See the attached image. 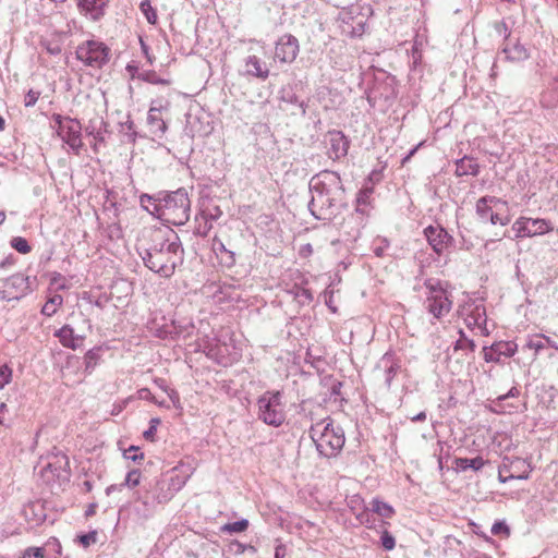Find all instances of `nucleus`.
<instances>
[{"mask_svg": "<svg viewBox=\"0 0 558 558\" xmlns=\"http://www.w3.org/2000/svg\"><path fill=\"white\" fill-rule=\"evenodd\" d=\"M144 234L150 241L140 252L144 265L162 278L172 277L175 268L184 260V248L178 233L170 228H149Z\"/></svg>", "mask_w": 558, "mask_h": 558, "instance_id": "f257e3e1", "label": "nucleus"}, {"mask_svg": "<svg viewBox=\"0 0 558 558\" xmlns=\"http://www.w3.org/2000/svg\"><path fill=\"white\" fill-rule=\"evenodd\" d=\"M312 198L310 211L318 220H331L343 204L344 189L340 175L335 171H322L310 181Z\"/></svg>", "mask_w": 558, "mask_h": 558, "instance_id": "f03ea898", "label": "nucleus"}, {"mask_svg": "<svg viewBox=\"0 0 558 558\" xmlns=\"http://www.w3.org/2000/svg\"><path fill=\"white\" fill-rule=\"evenodd\" d=\"M310 437L316 446L318 453L325 458L336 457L344 446V432L340 426H333L330 418L313 424Z\"/></svg>", "mask_w": 558, "mask_h": 558, "instance_id": "7ed1b4c3", "label": "nucleus"}, {"mask_svg": "<svg viewBox=\"0 0 558 558\" xmlns=\"http://www.w3.org/2000/svg\"><path fill=\"white\" fill-rule=\"evenodd\" d=\"M155 210L173 226L185 225L191 214V202L186 190L181 187L166 194L162 198V205H156Z\"/></svg>", "mask_w": 558, "mask_h": 558, "instance_id": "20e7f679", "label": "nucleus"}, {"mask_svg": "<svg viewBox=\"0 0 558 558\" xmlns=\"http://www.w3.org/2000/svg\"><path fill=\"white\" fill-rule=\"evenodd\" d=\"M258 418L265 424L279 427L286 420L280 391H266L257 400Z\"/></svg>", "mask_w": 558, "mask_h": 558, "instance_id": "39448f33", "label": "nucleus"}, {"mask_svg": "<svg viewBox=\"0 0 558 558\" xmlns=\"http://www.w3.org/2000/svg\"><path fill=\"white\" fill-rule=\"evenodd\" d=\"M35 281V277L31 278L22 272L0 279V300L8 302L21 300L33 291Z\"/></svg>", "mask_w": 558, "mask_h": 558, "instance_id": "423d86ee", "label": "nucleus"}, {"mask_svg": "<svg viewBox=\"0 0 558 558\" xmlns=\"http://www.w3.org/2000/svg\"><path fill=\"white\" fill-rule=\"evenodd\" d=\"M75 54L86 66L101 69L109 61L110 49L101 41L86 40L78 45Z\"/></svg>", "mask_w": 558, "mask_h": 558, "instance_id": "0eeeda50", "label": "nucleus"}, {"mask_svg": "<svg viewBox=\"0 0 558 558\" xmlns=\"http://www.w3.org/2000/svg\"><path fill=\"white\" fill-rule=\"evenodd\" d=\"M169 490V487H167L161 477L150 481L145 486V492L140 497V500L145 507L146 517H149L158 505L167 504L173 498Z\"/></svg>", "mask_w": 558, "mask_h": 558, "instance_id": "6e6552de", "label": "nucleus"}, {"mask_svg": "<svg viewBox=\"0 0 558 558\" xmlns=\"http://www.w3.org/2000/svg\"><path fill=\"white\" fill-rule=\"evenodd\" d=\"M512 230L517 239L533 238L550 232L553 227L546 219L520 217L513 222Z\"/></svg>", "mask_w": 558, "mask_h": 558, "instance_id": "1a4fd4ad", "label": "nucleus"}, {"mask_svg": "<svg viewBox=\"0 0 558 558\" xmlns=\"http://www.w3.org/2000/svg\"><path fill=\"white\" fill-rule=\"evenodd\" d=\"M57 134L75 155H81L84 144L82 141V125L77 119H69Z\"/></svg>", "mask_w": 558, "mask_h": 558, "instance_id": "9d476101", "label": "nucleus"}, {"mask_svg": "<svg viewBox=\"0 0 558 558\" xmlns=\"http://www.w3.org/2000/svg\"><path fill=\"white\" fill-rule=\"evenodd\" d=\"M424 235L437 255H441L448 247L452 246L454 239L441 226H428L424 229Z\"/></svg>", "mask_w": 558, "mask_h": 558, "instance_id": "9b49d317", "label": "nucleus"}, {"mask_svg": "<svg viewBox=\"0 0 558 558\" xmlns=\"http://www.w3.org/2000/svg\"><path fill=\"white\" fill-rule=\"evenodd\" d=\"M425 307L434 318H440L450 312L451 301L442 289L432 288L430 294L426 299Z\"/></svg>", "mask_w": 558, "mask_h": 558, "instance_id": "f8f14e48", "label": "nucleus"}, {"mask_svg": "<svg viewBox=\"0 0 558 558\" xmlns=\"http://www.w3.org/2000/svg\"><path fill=\"white\" fill-rule=\"evenodd\" d=\"M518 350L513 341H497L483 348V357L487 363H500L501 357H511Z\"/></svg>", "mask_w": 558, "mask_h": 558, "instance_id": "ddd939ff", "label": "nucleus"}, {"mask_svg": "<svg viewBox=\"0 0 558 558\" xmlns=\"http://www.w3.org/2000/svg\"><path fill=\"white\" fill-rule=\"evenodd\" d=\"M299 53V40L292 35H283L276 43L275 60L291 63Z\"/></svg>", "mask_w": 558, "mask_h": 558, "instance_id": "4468645a", "label": "nucleus"}, {"mask_svg": "<svg viewBox=\"0 0 558 558\" xmlns=\"http://www.w3.org/2000/svg\"><path fill=\"white\" fill-rule=\"evenodd\" d=\"M329 142L328 156L332 160H338L347 156L350 142L340 131H330L327 134Z\"/></svg>", "mask_w": 558, "mask_h": 558, "instance_id": "2eb2a0df", "label": "nucleus"}, {"mask_svg": "<svg viewBox=\"0 0 558 558\" xmlns=\"http://www.w3.org/2000/svg\"><path fill=\"white\" fill-rule=\"evenodd\" d=\"M499 53L505 54V60L511 63H520L530 58V52L527 48L520 43V39H515L513 43L512 40L505 43Z\"/></svg>", "mask_w": 558, "mask_h": 558, "instance_id": "dca6fc26", "label": "nucleus"}, {"mask_svg": "<svg viewBox=\"0 0 558 558\" xmlns=\"http://www.w3.org/2000/svg\"><path fill=\"white\" fill-rule=\"evenodd\" d=\"M474 352L475 351H471L469 353L464 350L454 352V345H452V348L447 351V362L450 372L452 374H460L466 364L470 365L474 361Z\"/></svg>", "mask_w": 558, "mask_h": 558, "instance_id": "f3484780", "label": "nucleus"}, {"mask_svg": "<svg viewBox=\"0 0 558 558\" xmlns=\"http://www.w3.org/2000/svg\"><path fill=\"white\" fill-rule=\"evenodd\" d=\"M401 368L400 362L395 359L392 353H385L376 365V369L384 372V381L387 388H390L395 376Z\"/></svg>", "mask_w": 558, "mask_h": 558, "instance_id": "a211bd4d", "label": "nucleus"}, {"mask_svg": "<svg viewBox=\"0 0 558 558\" xmlns=\"http://www.w3.org/2000/svg\"><path fill=\"white\" fill-rule=\"evenodd\" d=\"M163 108L161 102L158 106H151L147 116L149 130L151 134L158 138H161L167 131V124L160 116V111Z\"/></svg>", "mask_w": 558, "mask_h": 558, "instance_id": "6ab92c4d", "label": "nucleus"}, {"mask_svg": "<svg viewBox=\"0 0 558 558\" xmlns=\"http://www.w3.org/2000/svg\"><path fill=\"white\" fill-rule=\"evenodd\" d=\"M107 128L108 123L102 118L90 119L88 124L85 126L86 134L93 136L95 140L93 145V149L95 151H97L99 144L105 143L104 134L108 132Z\"/></svg>", "mask_w": 558, "mask_h": 558, "instance_id": "aec40b11", "label": "nucleus"}, {"mask_svg": "<svg viewBox=\"0 0 558 558\" xmlns=\"http://www.w3.org/2000/svg\"><path fill=\"white\" fill-rule=\"evenodd\" d=\"M498 204L505 205L506 203L501 202L499 198L495 196H483L476 202V215L482 222H487L493 217V206Z\"/></svg>", "mask_w": 558, "mask_h": 558, "instance_id": "412c9836", "label": "nucleus"}, {"mask_svg": "<svg viewBox=\"0 0 558 558\" xmlns=\"http://www.w3.org/2000/svg\"><path fill=\"white\" fill-rule=\"evenodd\" d=\"M108 0H76L78 9L88 13L93 20H98L105 14Z\"/></svg>", "mask_w": 558, "mask_h": 558, "instance_id": "4be33fe9", "label": "nucleus"}, {"mask_svg": "<svg viewBox=\"0 0 558 558\" xmlns=\"http://www.w3.org/2000/svg\"><path fill=\"white\" fill-rule=\"evenodd\" d=\"M54 336L59 338L63 347L75 350L82 343L84 338L74 333L73 328L70 325H64L54 332Z\"/></svg>", "mask_w": 558, "mask_h": 558, "instance_id": "5701e85b", "label": "nucleus"}, {"mask_svg": "<svg viewBox=\"0 0 558 558\" xmlns=\"http://www.w3.org/2000/svg\"><path fill=\"white\" fill-rule=\"evenodd\" d=\"M246 72L255 77L266 80L269 76V68L256 56H248L245 61Z\"/></svg>", "mask_w": 558, "mask_h": 558, "instance_id": "b1692460", "label": "nucleus"}, {"mask_svg": "<svg viewBox=\"0 0 558 558\" xmlns=\"http://www.w3.org/2000/svg\"><path fill=\"white\" fill-rule=\"evenodd\" d=\"M480 172V166L474 158L464 156L456 162V174L458 177L463 175H477Z\"/></svg>", "mask_w": 558, "mask_h": 558, "instance_id": "393cba45", "label": "nucleus"}, {"mask_svg": "<svg viewBox=\"0 0 558 558\" xmlns=\"http://www.w3.org/2000/svg\"><path fill=\"white\" fill-rule=\"evenodd\" d=\"M175 471L177 469H172L168 477H161L167 487H169L172 497L185 486L189 478V475H179Z\"/></svg>", "mask_w": 558, "mask_h": 558, "instance_id": "a878e982", "label": "nucleus"}, {"mask_svg": "<svg viewBox=\"0 0 558 558\" xmlns=\"http://www.w3.org/2000/svg\"><path fill=\"white\" fill-rule=\"evenodd\" d=\"M66 466H69V461L65 456L56 457L54 462H49L45 468L44 471H49L58 478L63 476V473L68 475Z\"/></svg>", "mask_w": 558, "mask_h": 558, "instance_id": "bb28decb", "label": "nucleus"}, {"mask_svg": "<svg viewBox=\"0 0 558 558\" xmlns=\"http://www.w3.org/2000/svg\"><path fill=\"white\" fill-rule=\"evenodd\" d=\"M527 347L530 349L535 350V353L538 354L542 350L550 347L558 351V344L553 341L549 337L546 336H536L527 342Z\"/></svg>", "mask_w": 558, "mask_h": 558, "instance_id": "cd10ccee", "label": "nucleus"}, {"mask_svg": "<svg viewBox=\"0 0 558 558\" xmlns=\"http://www.w3.org/2000/svg\"><path fill=\"white\" fill-rule=\"evenodd\" d=\"M485 461L482 457H475L472 459L469 458H457L456 465L461 471H466L472 469L473 471H478L485 465Z\"/></svg>", "mask_w": 558, "mask_h": 558, "instance_id": "c85d7f7f", "label": "nucleus"}, {"mask_svg": "<svg viewBox=\"0 0 558 558\" xmlns=\"http://www.w3.org/2000/svg\"><path fill=\"white\" fill-rule=\"evenodd\" d=\"M279 99L283 102L295 105L302 109V113H305L304 104L302 100L299 99V97L295 95L293 87L288 85L283 86L279 90Z\"/></svg>", "mask_w": 558, "mask_h": 558, "instance_id": "c756f323", "label": "nucleus"}, {"mask_svg": "<svg viewBox=\"0 0 558 558\" xmlns=\"http://www.w3.org/2000/svg\"><path fill=\"white\" fill-rule=\"evenodd\" d=\"M49 546L58 547V549H60L59 542L53 538L52 541H49L44 547H27L23 551L21 558H45L47 547Z\"/></svg>", "mask_w": 558, "mask_h": 558, "instance_id": "7c9ffc66", "label": "nucleus"}, {"mask_svg": "<svg viewBox=\"0 0 558 558\" xmlns=\"http://www.w3.org/2000/svg\"><path fill=\"white\" fill-rule=\"evenodd\" d=\"M141 482V473L138 470H131L125 477L124 483L117 485H110L106 489V494L110 495L113 490L121 489L123 486L135 487Z\"/></svg>", "mask_w": 558, "mask_h": 558, "instance_id": "2f4dec72", "label": "nucleus"}, {"mask_svg": "<svg viewBox=\"0 0 558 558\" xmlns=\"http://www.w3.org/2000/svg\"><path fill=\"white\" fill-rule=\"evenodd\" d=\"M371 511L378 514L381 518H391L395 513V510L390 505H388L377 498H374L372 500Z\"/></svg>", "mask_w": 558, "mask_h": 558, "instance_id": "473e14b6", "label": "nucleus"}, {"mask_svg": "<svg viewBox=\"0 0 558 558\" xmlns=\"http://www.w3.org/2000/svg\"><path fill=\"white\" fill-rule=\"evenodd\" d=\"M63 298L60 294H53L48 299L41 308V314L51 317L58 308L62 305Z\"/></svg>", "mask_w": 558, "mask_h": 558, "instance_id": "72a5a7b5", "label": "nucleus"}, {"mask_svg": "<svg viewBox=\"0 0 558 558\" xmlns=\"http://www.w3.org/2000/svg\"><path fill=\"white\" fill-rule=\"evenodd\" d=\"M453 345L454 352H458L459 350H464L470 353L471 351H475L476 349L474 340L468 338L462 329L459 330V339L453 343Z\"/></svg>", "mask_w": 558, "mask_h": 558, "instance_id": "f704fd0d", "label": "nucleus"}, {"mask_svg": "<svg viewBox=\"0 0 558 558\" xmlns=\"http://www.w3.org/2000/svg\"><path fill=\"white\" fill-rule=\"evenodd\" d=\"M99 351L100 349L96 348V349H92L89 350L85 356H84V364H85V372L87 374H92V372L94 371L95 366L97 365L98 361H99Z\"/></svg>", "mask_w": 558, "mask_h": 558, "instance_id": "c9c22d12", "label": "nucleus"}, {"mask_svg": "<svg viewBox=\"0 0 558 558\" xmlns=\"http://www.w3.org/2000/svg\"><path fill=\"white\" fill-rule=\"evenodd\" d=\"M248 527V521L246 519H242L235 522L227 523L221 527L222 532L228 533H240L245 531Z\"/></svg>", "mask_w": 558, "mask_h": 558, "instance_id": "e433bc0d", "label": "nucleus"}, {"mask_svg": "<svg viewBox=\"0 0 558 558\" xmlns=\"http://www.w3.org/2000/svg\"><path fill=\"white\" fill-rule=\"evenodd\" d=\"M465 320H466L469 327L471 325L481 326L482 324H485L486 323L485 308L481 307V306H476L474 310V314L471 317L466 318Z\"/></svg>", "mask_w": 558, "mask_h": 558, "instance_id": "4c0bfd02", "label": "nucleus"}, {"mask_svg": "<svg viewBox=\"0 0 558 558\" xmlns=\"http://www.w3.org/2000/svg\"><path fill=\"white\" fill-rule=\"evenodd\" d=\"M141 205L149 213H156L155 206L162 205L161 199H156L154 196L148 194H142L140 197Z\"/></svg>", "mask_w": 558, "mask_h": 558, "instance_id": "58836bf2", "label": "nucleus"}, {"mask_svg": "<svg viewBox=\"0 0 558 558\" xmlns=\"http://www.w3.org/2000/svg\"><path fill=\"white\" fill-rule=\"evenodd\" d=\"M11 246L21 254H27L31 252L32 247L28 244L27 240L22 236H14L11 240Z\"/></svg>", "mask_w": 558, "mask_h": 558, "instance_id": "ea45409f", "label": "nucleus"}, {"mask_svg": "<svg viewBox=\"0 0 558 558\" xmlns=\"http://www.w3.org/2000/svg\"><path fill=\"white\" fill-rule=\"evenodd\" d=\"M494 29L498 36H501L505 43L511 40V29L508 27L505 21H498L494 23Z\"/></svg>", "mask_w": 558, "mask_h": 558, "instance_id": "a19ab883", "label": "nucleus"}, {"mask_svg": "<svg viewBox=\"0 0 558 558\" xmlns=\"http://www.w3.org/2000/svg\"><path fill=\"white\" fill-rule=\"evenodd\" d=\"M374 512L371 509L365 508L362 512L356 514V519L361 524H364L366 527H373L375 525V518L373 515Z\"/></svg>", "mask_w": 558, "mask_h": 558, "instance_id": "79ce46f5", "label": "nucleus"}, {"mask_svg": "<svg viewBox=\"0 0 558 558\" xmlns=\"http://www.w3.org/2000/svg\"><path fill=\"white\" fill-rule=\"evenodd\" d=\"M141 10L144 13L148 23L155 24L157 22V13L155 9L151 8L148 0H145L141 3Z\"/></svg>", "mask_w": 558, "mask_h": 558, "instance_id": "37998d69", "label": "nucleus"}, {"mask_svg": "<svg viewBox=\"0 0 558 558\" xmlns=\"http://www.w3.org/2000/svg\"><path fill=\"white\" fill-rule=\"evenodd\" d=\"M143 81L150 83V84H161V85H169L170 80L161 78L157 75L154 71H148L142 74Z\"/></svg>", "mask_w": 558, "mask_h": 558, "instance_id": "c03bdc74", "label": "nucleus"}, {"mask_svg": "<svg viewBox=\"0 0 558 558\" xmlns=\"http://www.w3.org/2000/svg\"><path fill=\"white\" fill-rule=\"evenodd\" d=\"M160 422H161V421H160V418H158V417H153V418H150L148 429H146V430L143 433V437H144L146 440H149V441H154V440H155V434H156L157 427H158V425L160 424Z\"/></svg>", "mask_w": 558, "mask_h": 558, "instance_id": "a18cd8bd", "label": "nucleus"}, {"mask_svg": "<svg viewBox=\"0 0 558 558\" xmlns=\"http://www.w3.org/2000/svg\"><path fill=\"white\" fill-rule=\"evenodd\" d=\"M220 264L225 267L231 268L235 265V254L234 252L227 250L220 256H218Z\"/></svg>", "mask_w": 558, "mask_h": 558, "instance_id": "49530a36", "label": "nucleus"}, {"mask_svg": "<svg viewBox=\"0 0 558 558\" xmlns=\"http://www.w3.org/2000/svg\"><path fill=\"white\" fill-rule=\"evenodd\" d=\"M12 378V369L7 365L0 366V389L4 388Z\"/></svg>", "mask_w": 558, "mask_h": 558, "instance_id": "de8ad7c7", "label": "nucleus"}, {"mask_svg": "<svg viewBox=\"0 0 558 558\" xmlns=\"http://www.w3.org/2000/svg\"><path fill=\"white\" fill-rule=\"evenodd\" d=\"M51 286L56 287V290H65L69 288L68 280L64 276L59 272H54L51 277Z\"/></svg>", "mask_w": 558, "mask_h": 558, "instance_id": "09e8293b", "label": "nucleus"}, {"mask_svg": "<svg viewBox=\"0 0 558 558\" xmlns=\"http://www.w3.org/2000/svg\"><path fill=\"white\" fill-rule=\"evenodd\" d=\"M380 542H381V546L386 550H392L396 546V539L388 531L383 532V534L380 536Z\"/></svg>", "mask_w": 558, "mask_h": 558, "instance_id": "8fccbe9b", "label": "nucleus"}, {"mask_svg": "<svg viewBox=\"0 0 558 558\" xmlns=\"http://www.w3.org/2000/svg\"><path fill=\"white\" fill-rule=\"evenodd\" d=\"M97 541V533L95 531L88 532L86 534L78 536V542L84 547H88L92 544L96 543Z\"/></svg>", "mask_w": 558, "mask_h": 558, "instance_id": "3c124183", "label": "nucleus"}, {"mask_svg": "<svg viewBox=\"0 0 558 558\" xmlns=\"http://www.w3.org/2000/svg\"><path fill=\"white\" fill-rule=\"evenodd\" d=\"M211 250L218 257L222 253H225L228 248L226 247L225 243L218 236H214V239L211 241Z\"/></svg>", "mask_w": 558, "mask_h": 558, "instance_id": "603ef678", "label": "nucleus"}, {"mask_svg": "<svg viewBox=\"0 0 558 558\" xmlns=\"http://www.w3.org/2000/svg\"><path fill=\"white\" fill-rule=\"evenodd\" d=\"M39 96H40L39 92L29 89L24 97V106L33 107L37 102Z\"/></svg>", "mask_w": 558, "mask_h": 558, "instance_id": "864d4df0", "label": "nucleus"}, {"mask_svg": "<svg viewBox=\"0 0 558 558\" xmlns=\"http://www.w3.org/2000/svg\"><path fill=\"white\" fill-rule=\"evenodd\" d=\"M137 450H138L137 447L131 446V447H129V449H126L124 451V457L126 459H130V460L134 461V462H136L138 460H142L144 458V453H142V452L137 453Z\"/></svg>", "mask_w": 558, "mask_h": 558, "instance_id": "5fc2aeb1", "label": "nucleus"}, {"mask_svg": "<svg viewBox=\"0 0 558 558\" xmlns=\"http://www.w3.org/2000/svg\"><path fill=\"white\" fill-rule=\"evenodd\" d=\"M490 532L494 535H500V534L509 535V533H510L508 525L505 522H499V521L495 522L493 524Z\"/></svg>", "mask_w": 558, "mask_h": 558, "instance_id": "6e6d98bb", "label": "nucleus"}, {"mask_svg": "<svg viewBox=\"0 0 558 558\" xmlns=\"http://www.w3.org/2000/svg\"><path fill=\"white\" fill-rule=\"evenodd\" d=\"M489 222L492 225L507 226L510 222V218L508 216H501L498 213H493V217L490 218Z\"/></svg>", "mask_w": 558, "mask_h": 558, "instance_id": "4d7b16f0", "label": "nucleus"}, {"mask_svg": "<svg viewBox=\"0 0 558 558\" xmlns=\"http://www.w3.org/2000/svg\"><path fill=\"white\" fill-rule=\"evenodd\" d=\"M296 298H299L302 302H312L313 301V293L311 290L308 289H299V291L296 292Z\"/></svg>", "mask_w": 558, "mask_h": 558, "instance_id": "13d9d810", "label": "nucleus"}, {"mask_svg": "<svg viewBox=\"0 0 558 558\" xmlns=\"http://www.w3.org/2000/svg\"><path fill=\"white\" fill-rule=\"evenodd\" d=\"M125 126L128 129V132H125V136H128L130 142L134 143L136 141L137 133L134 130L133 121H131V120L126 121Z\"/></svg>", "mask_w": 558, "mask_h": 558, "instance_id": "bf43d9fd", "label": "nucleus"}, {"mask_svg": "<svg viewBox=\"0 0 558 558\" xmlns=\"http://www.w3.org/2000/svg\"><path fill=\"white\" fill-rule=\"evenodd\" d=\"M69 119H71V118H70V117H63V116H61V114H59V113H54V114L52 116V120H53V122H54V124H56V126H57V133L61 130V128H62L63 125H65V122H66Z\"/></svg>", "mask_w": 558, "mask_h": 558, "instance_id": "052dcab7", "label": "nucleus"}, {"mask_svg": "<svg viewBox=\"0 0 558 558\" xmlns=\"http://www.w3.org/2000/svg\"><path fill=\"white\" fill-rule=\"evenodd\" d=\"M518 396H519V390L515 387H512L506 395H502V396L498 397L496 405L499 407L500 403L502 401L507 400L508 398H514V397H518Z\"/></svg>", "mask_w": 558, "mask_h": 558, "instance_id": "680f3d73", "label": "nucleus"}, {"mask_svg": "<svg viewBox=\"0 0 558 558\" xmlns=\"http://www.w3.org/2000/svg\"><path fill=\"white\" fill-rule=\"evenodd\" d=\"M527 477H529L527 474L518 475V476H514V475L504 476L501 470H499V474H498V478L501 483H506L511 478L526 480Z\"/></svg>", "mask_w": 558, "mask_h": 558, "instance_id": "e2e57ef3", "label": "nucleus"}, {"mask_svg": "<svg viewBox=\"0 0 558 558\" xmlns=\"http://www.w3.org/2000/svg\"><path fill=\"white\" fill-rule=\"evenodd\" d=\"M287 547L283 544H278L275 548V558H284Z\"/></svg>", "mask_w": 558, "mask_h": 558, "instance_id": "0e129e2a", "label": "nucleus"}, {"mask_svg": "<svg viewBox=\"0 0 558 558\" xmlns=\"http://www.w3.org/2000/svg\"><path fill=\"white\" fill-rule=\"evenodd\" d=\"M167 393H168L170 400L172 401L173 405L177 407V403H179V400H180L179 399V393L175 390H173V389H169L167 391Z\"/></svg>", "mask_w": 558, "mask_h": 558, "instance_id": "69168bd1", "label": "nucleus"}, {"mask_svg": "<svg viewBox=\"0 0 558 558\" xmlns=\"http://www.w3.org/2000/svg\"><path fill=\"white\" fill-rule=\"evenodd\" d=\"M426 420V412L422 411L417 413L416 415L411 417L412 422H424Z\"/></svg>", "mask_w": 558, "mask_h": 558, "instance_id": "338daca9", "label": "nucleus"}, {"mask_svg": "<svg viewBox=\"0 0 558 558\" xmlns=\"http://www.w3.org/2000/svg\"><path fill=\"white\" fill-rule=\"evenodd\" d=\"M341 387H342V384L340 381L333 383L332 387H331V393L332 395H339Z\"/></svg>", "mask_w": 558, "mask_h": 558, "instance_id": "774afa93", "label": "nucleus"}]
</instances>
